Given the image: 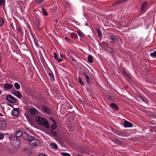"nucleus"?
I'll return each mask as SVG.
<instances>
[{"mask_svg": "<svg viewBox=\"0 0 156 156\" xmlns=\"http://www.w3.org/2000/svg\"><path fill=\"white\" fill-rule=\"evenodd\" d=\"M39 140L37 139H34L30 142V144L33 146H35L39 143Z\"/></svg>", "mask_w": 156, "mask_h": 156, "instance_id": "9d476101", "label": "nucleus"}, {"mask_svg": "<svg viewBox=\"0 0 156 156\" xmlns=\"http://www.w3.org/2000/svg\"><path fill=\"white\" fill-rule=\"evenodd\" d=\"M42 12L45 16H47L48 15V13L46 10L44 8L42 9Z\"/></svg>", "mask_w": 156, "mask_h": 156, "instance_id": "c756f323", "label": "nucleus"}, {"mask_svg": "<svg viewBox=\"0 0 156 156\" xmlns=\"http://www.w3.org/2000/svg\"><path fill=\"white\" fill-rule=\"evenodd\" d=\"M4 136V135L3 134H1V133H0V139L2 140V139L3 137Z\"/></svg>", "mask_w": 156, "mask_h": 156, "instance_id": "c03bdc74", "label": "nucleus"}, {"mask_svg": "<svg viewBox=\"0 0 156 156\" xmlns=\"http://www.w3.org/2000/svg\"><path fill=\"white\" fill-rule=\"evenodd\" d=\"M49 76L51 77V79L53 80L54 79V75L52 73H49Z\"/></svg>", "mask_w": 156, "mask_h": 156, "instance_id": "473e14b6", "label": "nucleus"}, {"mask_svg": "<svg viewBox=\"0 0 156 156\" xmlns=\"http://www.w3.org/2000/svg\"><path fill=\"white\" fill-rule=\"evenodd\" d=\"M148 2L147 1L143 3L141 6L140 11L143 12L145 8L147 6Z\"/></svg>", "mask_w": 156, "mask_h": 156, "instance_id": "9b49d317", "label": "nucleus"}, {"mask_svg": "<svg viewBox=\"0 0 156 156\" xmlns=\"http://www.w3.org/2000/svg\"><path fill=\"white\" fill-rule=\"evenodd\" d=\"M15 88L17 90H19L20 88V84L17 83H15L14 84Z\"/></svg>", "mask_w": 156, "mask_h": 156, "instance_id": "412c9836", "label": "nucleus"}, {"mask_svg": "<svg viewBox=\"0 0 156 156\" xmlns=\"http://www.w3.org/2000/svg\"><path fill=\"white\" fill-rule=\"evenodd\" d=\"M52 120H53V121L54 122V123L52 124V125H51V127L53 129H55L56 128L57 126H56V124H55V120H53V119H52Z\"/></svg>", "mask_w": 156, "mask_h": 156, "instance_id": "a878e982", "label": "nucleus"}, {"mask_svg": "<svg viewBox=\"0 0 156 156\" xmlns=\"http://www.w3.org/2000/svg\"><path fill=\"white\" fill-rule=\"evenodd\" d=\"M2 91L1 90H0V94H2Z\"/></svg>", "mask_w": 156, "mask_h": 156, "instance_id": "13d9d810", "label": "nucleus"}, {"mask_svg": "<svg viewBox=\"0 0 156 156\" xmlns=\"http://www.w3.org/2000/svg\"><path fill=\"white\" fill-rule=\"evenodd\" d=\"M7 125L6 122L4 120L0 121V129L3 130L6 127Z\"/></svg>", "mask_w": 156, "mask_h": 156, "instance_id": "20e7f679", "label": "nucleus"}, {"mask_svg": "<svg viewBox=\"0 0 156 156\" xmlns=\"http://www.w3.org/2000/svg\"><path fill=\"white\" fill-rule=\"evenodd\" d=\"M4 21L2 17H0V26H2L4 24Z\"/></svg>", "mask_w": 156, "mask_h": 156, "instance_id": "cd10ccee", "label": "nucleus"}, {"mask_svg": "<svg viewBox=\"0 0 156 156\" xmlns=\"http://www.w3.org/2000/svg\"><path fill=\"white\" fill-rule=\"evenodd\" d=\"M16 152V150L13 148H11L9 150V152L11 153H14Z\"/></svg>", "mask_w": 156, "mask_h": 156, "instance_id": "72a5a7b5", "label": "nucleus"}, {"mask_svg": "<svg viewBox=\"0 0 156 156\" xmlns=\"http://www.w3.org/2000/svg\"><path fill=\"white\" fill-rule=\"evenodd\" d=\"M119 131H116L115 132V133H116V134H118V132H119Z\"/></svg>", "mask_w": 156, "mask_h": 156, "instance_id": "6e6d98bb", "label": "nucleus"}, {"mask_svg": "<svg viewBox=\"0 0 156 156\" xmlns=\"http://www.w3.org/2000/svg\"><path fill=\"white\" fill-rule=\"evenodd\" d=\"M111 106L114 109H115L117 110H119V108L118 106L115 104V103H113L111 104Z\"/></svg>", "mask_w": 156, "mask_h": 156, "instance_id": "f3484780", "label": "nucleus"}, {"mask_svg": "<svg viewBox=\"0 0 156 156\" xmlns=\"http://www.w3.org/2000/svg\"><path fill=\"white\" fill-rule=\"evenodd\" d=\"M88 60L89 62L90 63H92L93 62V56L90 55H89L88 57Z\"/></svg>", "mask_w": 156, "mask_h": 156, "instance_id": "a211bd4d", "label": "nucleus"}, {"mask_svg": "<svg viewBox=\"0 0 156 156\" xmlns=\"http://www.w3.org/2000/svg\"><path fill=\"white\" fill-rule=\"evenodd\" d=\"M29 112L30 114L34 115L37 114L38 112L37 110L34 107L31 108L29 110Z\"/></svg>", "mask_w": 156, "mask_h": 156, "instance_id": "423d86ee", "label": "nucleus"}, {"mask_svg": "<svg viewBox=\"0 0 156 156\" xmlns=\"http://www.w3.org/2000/svg\"><path fill=\"white\" fill-rule=\"evenodd\" d=\"M139 97L140 99L142 101H144L146 102V101H147V99L144 97L141 96H139Z\"/></svg>", "mask_w": 156, "mask_h": 156, "instance_id": "2f4dec72", "label": "nucleus"}, {"mask_svg": "<svg viewBox=\"0 0 156 156\" xmlns=\"http://www.w3.org/2000/svg\"><path fill=\"white\" fill-rule=\"evenodd\" d=\"M17 29L18 30V31L20 33H21L22 32V30L20 27H17Z\"/></svg>", "mask_w": 156, "mask_h": 156, "instance_id": "79ce46f5", "label": "nucleus"}, {"mask_svg": "<svg viewBox=\"0 0 156 156\" xmlns=\"http://www.w3.org/2000/svg\"><path fill=\"white\" fill-rule=\"evenodd\" d=\"M118 132V135L120 136H124L125 135V133H124V132H120V131H119V132Z\"/></svg>", "mask_w": 156, "mask_h": 156, "instance_id": "f704fd0d", "label": "nucleus"}, {"mask_svg": "<svg viewBox=\"0 0 156 156\" xmlns=\"http://www.w3.org/2000/svg\"><path fill=\"white\" fill-rule=\"evenodd\" d=\"M51 147L53 149H57L58 148L57 145L54 143H52L51 144Z\"/></svg>", "mask_w": 156, "mask_h": 156, "instance_id": "4be33fe9", "label": "nucleus"}, {"mask_svg": "<svg viewBox=\"0 0 156 156\" xmlns=\"http://www.w3.org/2000/svg\"><path fill=\"white\" fill-rule=\"evenodd\" d=\"M2 115H3L1 113H0V116H2Z\"/></svg>", "mask_w": 156, "mask_h": 156, "instance_id": "4d7b16f0", "label": "nucleus"}, {"mask_svg": "<svg viewBox=\"0 0 156 156\" xmlns=\"http://www.w3.org/2000/svg\"><path fill=\"white\" fill-rule=\"evenodd\" d=\"M57 57H58V56H57V54L55 53H54V58L55 59H57Z\"/></svg>", "mask_w": 156, "mask_h": 156, "instance_id": "a18cd8bd", "label": "nucleus"}, {"mask_svg": "<svg viewBox=\"0 0 156 156\" xmlns=\"http://www.w3.org/2000/svg\"><path fill=\"white\" fill-rule=\"evenodd\" d=\"M107 50L108 51L111 53H112L114 52V50L111 48H108Z\"/></svg>", "mask_w": 156, "mask_h": 156, "instance_id": "ea45409f", "label": "nucleus"}, {"mask_svg": "<svg viewBox=\"0 0 156 156\" xmlns=\"http://www.w3.org/2000/svg\"><path fill=\"white\" fill-rule=\"evenodd\" d=\"M75 156H83L80 155V154H76Z\"/></svg>", "mask_w": 156, "mask_h": 156, "instance_id": "864d4df0", "label": "nucleus"}, {"mask_svg": "<svg viewBox=\"0 0 156 156\" xmlns=\"http://www.w3.org/2000/svg\"><path fill=\"white\" fill-rule=\"evenodd\" d=\"M51 133L54 136H57V132H56L51 129Z\"/></svg>", "mask_w": 156, "mask_h": 156, "instance_id": "c85d7f7f", "label": "nucleus"}, {"mask_svg": "<svg viewBox=\"0 0 156 156\" xmlns=\"http://www.w3.org/2000/svg\"><path fill=\"white\" fill-rule=\"evenodd\" d=\"M114 140L115 142V143L116 144H118V145H120L122 143L121 142L119 141L117 138L115 139Z\"/></svg>", "mask_w": 156, "mask_h": 156, "instance_id": "bb28decb", "label": "nucleus"}, {"mask_svg": "<svg viewBox=\"0 0 156 156\" xmlns=\"http://www.w3.org/2000/svg\"><path fill=\"white\" fill-rule=\"evenodd\" d=\"M57 61H58V62H61L62 61V59H58V58L57 59Z\"/></svg>", "mask_w": 156, "mask_h": 156, "instance_id": "de8ad7c7", "label": "nucleus"}, {"mask_svg": "<svg viewBox=\"0 0 156 156\" xmlns=\"http://www.w3.org/2000/svg\"><path fill=\"white\" fill-rule=\"evenodd\" d=\"M118 38V37L116 36L111 35L110 36V39L112 41H111L110 42H116L117 41Z\"/></svg>", "mask_w": 156, "mask_h": 156, "instance_id": "0eeeda50", "label": "nucleus"}, {"mask_svg": "<svg viewBox=\"0 0 156 156\" xmlns=\"http://www.w3.org/2000/svg\"><path fill=\"white\" fill-rule=\"evenodd\" d=\"M22 134V132L21 131L18 130L17 131L16 133V137H20L21 136Z\"/></svg>", "mask_w": 156, "mask_h": 156, "instance_id": "6ab92c4d", "label": "nucleus"}, {"mask_svg": "<svg viewBox=\"0 0 156 156\" xmlns=\"http://www.w3.org/2000/svg\"><path fill=\"white\" fill-rule=\"evenodd\" d=\"M71 37L73 38H76L77 37V35L74 33H72L71 34Z\"/></svg>", "mask_w": 156, "mask_h": 156, "instance_id": "393cba45", "label": "nucleus"}, {"mask_svg": "<svg viewBox=\"0 0 156 156\" xmlns=\"http://www.w3.org/2000/svg\"><path fill=\"white\" fill-rule=\"evenodd\" d=\"M77 33L81 37L83 38L84 36V34H83L81 32L77 31Z\"/></svg>", "mask_w": 156, "mask_h": 156, "instance_id": "5701e85b", "label": "nucleus"}, {"mask_svg": "<svg viewBox=\"0 0 156 156\" xmlns=\"http://www.w3.org/2000/svg\"><path fill=\"white\" fill-rule=\"evenodd\" d=\"M6 98L8 101L11 103H15L16 101V99L11 95H8Z\"/></svg>", "mask_w": 156, "mask_h": 156, "instance_id": "7ed1b4c3", "label": "nucleus"}, {"mask_svg": "<svg viewBox=\"0 0 156 156\" xmlns=\"http://www.w3.org/2000/svg\"><path fill=\"white\" fill-rule=\"evenodd\" d=\"M3 87L6 89H11L12 88V86L10 84L5 83L3 85Z\"/></svg>", "mask_w": 156, "mask_h": 156, "instance_id": "2eb2a0df", "label": "nucleus"}, {"mask_svg": "<svg viewBox=\"0 0 156 156\" xmlns=\"http://www.w3.org/2000/svg\"><path fill=\"white\" fill-rule=\"evenodd\" d=\"M127 0H118L117 1V2H115L113 4V5L114 6H118L119 4L120 3H122L124 2H126Z\"/></svg>", "mask_w": 156, "mask_h": 156, "instance_id": "4468645a", "label": "nucleus"}, {"mask_svg": "<svg viewBox=\"0 0 156 156\" xmlns=\"http://www.w3.org/2000/svg\"><path fill=\"white\" fill-rule=\"evenodd\" d=\"M35 120L38 124L45 128H49V125L48 121L44 118L37 116L35 117Z\"/></svg>", "mask_w": 156, "mask_h": 156, "instance_id": "f257e3e1", "label": "nucleus"}, {"mask_svg": "<svg viewBox=\"0 0 156 156\" xmlns=\"http://www.w3.org/2000/svg\"><path fill=\"white\" fill-rule=\"evenodd\" d=\"M12 143L14 146L16 147H18L21 145L20 139L15 136L13 137Z\"/></svg>", "mask_w": 156, "mask_h": 156, "instance_id": "f03ea898", "label": "nucleus"}, {"mask_svg": "<svg viewBox=\"0 0 156 156\" xmlns=\"http://www.w3.org/2000/svg\"><path fill=\"white\" fill-rule=\"evenodd\" d=\"M82 75L85 76L86 81L88 83H90L91 82V80L90 79L89 77L85 73H83Z\"/></svg>", "mask_w": 156, "mask_h": 156, "instance_id": "ddd939ff", "label": "nucleus"}, {"mask_svg": "<svg viewBox=\"0 0 156 156\" xmlns=\"http://www.w3.org/2000/svg\"><path fill=\"white\" fill-rule=\"evenodd\" d=\"M27 137H28L27 139V140L30 141V142L34 139V137L31 136L29 135H27Z\"/></svg>", "mask_w": 156, "mask_h": 156, "instance_id": "aec40b11", "label": "nucleus"}, {"mask_svg": "<svg viewBox=\"0 0 156 156\" xmlns=\"http://www.w3.org/2000/svg\"><path fill=\"white\" fill-rule=\"evenodd\" d=\"M19 110L18 108H14L12 111V115L16 116H18L19 114Z\"/></svg>", "mask_w": 156, "mask_h": 156, "instance_id": "39448f33", "label": "nucleus"}, {"mask_svg": "<svg viewBox=\"0 0 156 156\" xmlns=\"http://www.w3.org/2000/svg\"><path fill=\"white\" fill-rule=\"evenodd\" d=\"M44 0H38V3H40L42 2Z\"/></svg>", "mask_w": 156, "mask_h": 156, "instance_id": "09e8293b", "label": "nucleus"}, {"mask_svg": "<svg viewBox=\"0 0 156 156\" xmlns=\"http://www.w3.org/2000/svg\"><path fill=\"white\" fill-rule=\"evenodd\" d=\"M5 0H0V6L2 5L5 4Z\"/></svg>", "mask_w": 156, "mask_h": 156, "instance_id": "c9c22d12", "label": "nucleus"}, {"mask_svg": "<svg viewBox=\"0 0 156 156\" xmlns=\"http://www.w3.org/2000/svg\"><path fill=\"white\" fill-rule=\"evenodd\" d=\"M69 130L70 131H72V132L73 131V129H72L71 127H69Z\"/></svg>", "mask_w": 156, "mask_h": 156, "instance_id": "603ef678", "label": "nucleus"}, {"mask_svg": "<svg viewBox=\"0 0 156 156\" xmlns=\"http://www.w3.org/2000/svg\"><path fill=\"white\" fill-rule=\"evenodd\" d=\"M27 135H29L27 133H25L24 135H23V139L26 140H27V139L28 137L27 136Z\"/></svg>", "mask_w": 156, "mask_h": 156, "instance_id": "e433bc0d", "label": "nucleus"}, {"mask_svg": "<svg viewBox=\"0 0 156 156\" xmlns=\"http://www.w3.org/2000/svg\"><path fill=\"white\" fill-rule=\"evenodd\" d=\"M108 98L110 101H111L112 100V98L110 96H108Z\"/></svg>", "mask_w": 156, "mask_h": 156, "instance_id": "8fccbe9b", "label": "nucleus"}, {"mask_svg": "<svg viewBox=\"0 0 156 156\" xmlns=\"http://www.w3.org/2000/svg\"><path fill=\"white\" fill-rule=\"evenodd\" d=\"M38 156H47L46 155H45L44 154H41L39 155Z\"/></svg>", "mask_w": 156, "mask_h": 156, "instance_id": "3c124183", "label": "nucleus"}, {"mask_svg": "<svg viewBox=\"0 0 156 156\" xmlns=\"http://www.w3.org/2000/svg\"><path fill=\"white\" fill-rule=\"evenodd\" d=\"M42 109L43 111L47 114H48L50 113V111L49 109L45 106H42Z\"/></svg>", "mask_w": 156, "mask_h": 156, "instance_id": "1a4fd4ad", "label": "nucleus"}, {"mask_svg": "<svg viewBox=\"0 0 156 156\" xmlns=\"http://www.w3.org/2000/svg\"><path fill=\"white\" fill-rule=\"evenodd\" d=\"M97 32L98 36L99 37L101 36V33L100 31L99 30H97Z\"/></svg>", "mask_w": 156, "mask_h": 156, "instance_id": "a19ab883", "label": "nucleus"}, {"mask_svg": "<svg viewBox=\"0 0 156 156\" xmlns=\"http://www.w3.org/2000/svg\"><path fill=\"white\" fill-rule=\"evenodd\" d=\"M12 94L19 98H21V94L18 91H12Z\"/></svg>", "mask_w": 156, "mask_h": 156, "instance_id": "6e6552de", "label": "nucleus"}, {"mask_svg": "<svg viewBox=\"0 0 156 156\" xmlns=\"http://www.w3.org/2000/svg\"><path fill=\"white\" fill-rule=\"evenodd\" d=\"M79 82L82 85H84V83L82 81L80 77H79Z\"/></svg>", "mask_w": 156, "mask_h": 156, "instance_id": "4c0bfd02", "label": "nucleus"}, {"mask_svg": "<svg viewBox=\"0 0 156 156\" xmlns=\"http://www.w3.org/2000/svg\"><path fill=\"white\" fill-rule=\"evenodd\" d=\"M124 126L126 127H129L132 126V124L130 122L126 121L124 123Z\"/></svg>", "mask_w": 156, "mask_h": 156, "instance_id": "dca6fc26", "label": "nucleus"}, {"mask_svg": "<svg viewBox=\"0 0 156 156\" xmlns=\"http://www.w3.org/2000/svg\"><path fill=\"white\" fill-rule=\"evenodd\" d=\"M57 6H55L52 8H51L50 9V10L51 12H55L57 10Z\"/></svg>", "mask_w": 156, "mask_h": 156, "instance_id": "b1692460", "label": "nucleus"}, {"mask_svg": "<svg viewBox=\"0 0 156 156\" xmlns=\"http://www.w3.org/2000/svg\"><path fill=\"white\" fill-rule=\"evenodd\" d=\"M62 154L63 156H70V154L68 153L63 152L62 153Z\"/></svg>", "mask_w": 156, "mask_h": 156, "instance_id": "58836bf2", "label": "nucleus"}, {"mask_svg": "<svg viewBox=\"0 0 156 156\" xmlns=\"http://www.w3.org/2000/svg\"><path fill=\"white\" fill-rule=\"evenodd\" d=\"M61 58H64V59H66V56L65 55H61Z\"/></svg>", "mask_w": 156, "mask_h": 156, "instance_id": "49530a36", "label": "nucleus"}, {"mask_svg": "<svg viewBox=\"0 0 156 156\" xmlns=\"http://www.w3.org/2000/svg\"><path fill=\"white\" fill-rule=\"evenodd\" d=\"M65 39L67 41H68L69 40V39L68 37H65Z\"/></svg>", "mask_w": 156, "mask_h": 156, "instance_id": "5fc2aeb1", "label": "nucleus"}, {"mask_svg": "<svg viewBox=\"0 0 156 156\" xmlns=\"http://www.w3.org/2000/svg\"><path fill=\"white\" fill-rule=\"evenodd\" d=\"M69 58L71 60L73 61H75L76 60V59L72 56H70Z\"/></svg>", "mask_w": 156, "mask_h": 156, "instance_id": "37998d69", "label": "nucleus"}, {"mask_svg": "<svg viewBox=\"0 0 156 156\" xmlns=\"http://www.w3.org/2000/svg\"><path fill=\"white\" fill-rule=\"evenodd\" d=\"M35 23L37 29L38 30H40L41 27V24L39 20L38 19H37Z\"/></svg>", "mask_w": 156, "mask_h": 156, "instance_id": "f8f14e48", "label": "nucleus"}, {"mask_svg": "<svg viewBox=\"0 0 156 156\" xmlns=\"http://www.w3.org/2000/svg\"><path fill=\"white\" fill-rule=\"evenodd\" d=\"M150 55L151 57H155L156 56V51H155L153 53H151Z\"/></svg>", "mask_w": 156, "mask_h": 156, "instance_id": "7c9ffc66", "label": "nucleus"}]
</instances>
